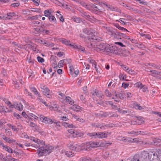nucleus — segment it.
Segmentation results:
<instances>
[{
	"mask_svg": "<svg viewBox=\"0 0 161 161\" xmlns=\"http://www.w3.org/2000/svg\"><path fill=\"white\" fill-rule=\"evenodd\" d=\"M80 15L87 20L89 21L92 23L98 21L97 19L95 18L93 16L90 15L88 13H86L85 11L81 12H80Z\"/></svg>",
	"mask_w": 161,
	"mask_h": 161,
	"instance_id": "obj_1",
	"label": "nucleus"
},
{
	"mask_svg": "<svg viewBox=\"0 0 161 161\" xmlns=\"http://www.w3.org/2000/svg\"><path fill=\"white\" fill-rule=\"evenodd\" d=\"M117 51L116 48L107 45L105 50V53H107L108 55L110 53L116 54V53H117Z\"/></svg>",
	"mask_w": 161,
	"mask_h": 161,
	"instance_id": "obj_2",
	"label": "nucleus"
},
{
	"mask_svg": "<svg viewBox=\"0 0 161 161\" xmlns=\"http://www.w3.org/2000/svg\"><path fill=\"white\" fill-rule=\"evenodd\" d=\"M106 33L112 36L114 38L116 36L117 29L110 27H106L103 26Z\"/></svg>",
	"mask_w": 161,
	"mask_h": 161,
	"instance_id": "obj_3",
	"label": "nucleus"
},
{
	"mask_svg": "<svg viewBox=\"0 0 161 161\" xmlns=\"http://www.w3.org/2000/svg\"><path fill=\"white\" fill-rule=\"evenodd\" d=\"M107 45L102 43L96 45V47H94V50L97 52L105 53V50Z\"/></svg>",
	"mask_w": 161,
	"mask_h": 161,
	"instance_id": "obj_4",
	"label": "nucleus"
},
{
	"mask_svg": "<svg viewBox=\"0 0 161 161\" xmlns=\"http://www.w3.org/2000/svg\"><path fill=\"white\" fill-rule=\"evenodd\" d=\"M148 159L150 161H159L158 155L154 152L151 151L149 153Z\"/></svg>",
	"mask_w": 161,
	"mask_h": 161,
	"instance_id": "obj_5",
	"label": "nucleus"
},
{
	"mask_svg": "<svg viewBox=\"0 0 161 161\" xmlns=\"http://www.w3.org/2000/svg\"><path fill=\"white\" fill-rule=\"evenodd\" d=\"M80 37L84 38V41L86 42H95L96 41H98L99 40L98 39V37L94 36L90 37L89 36H84L82 34H80Z\"/></svg>",
	"mask_w": 161,
	"mask_h": 161,
	"instance_id": "obj_6",
	"label": "nucleus"
},
{
	"mask_svg": "<svg viewBox=\"0 0 161 161\" xmlns=\"http://www.w3.org/2000/svg\"><path fill=\"white\" fill-rule=\"evenodd\" d=\"M40 120L45 124H52L53 123L54 119H50L47 117H45L43 115H41L40 118Z\"/></svg>",
	"mask_w": 161,
	"mask_h": 161,
	"instance_id": "obj_7",
	"label": "nucleus"
},
{
	"mask_svg": "<svg viewBox=\"0 0 161 161\" xmlns=\"http://www.w3.org/2000/svg\"><path fill=\"white\" fill-rule=\"evenodd\" d=\"M102 115L103 117H117L118 115L116 113H114L112 112H105L102 111Z\"/></svg>",
	"mask_w": 161,
	"mask_h": 161,
	"instance_id": "obj_8",
	"label": "nucleus"
},
{
	"mask_svg": "<svg viewBox=\"0 0 161 161\" xmlns=\"http://www.w3.org/2000/svg\"><path fill=\"white\" fill-rule=\"evenodd\" d=\"M117 53L116 54L120 55L123 57H125L127 56V54L129 53L128 51L125 49L124 48H122L121 49H117Z\"/></svg>",
	"mask_w": 161,
	"mask_h": 161,
	"instance_id": "obj_9",
	"label": "nucleus"
},
{
	"mask_svg": "<svg viewBox=\"0 0 161 161\" xmlns=\"http://www.w3.org/2000/svg\"><path fill=\"white\" fill-rule=\"evenodd\" d=\"M149 155V153H148L147 151H142L140 155L142 161H146Z\"/></svg>",
	"mask_w": 161,
	"mask_h": 161,
	"instance_id": "obj_10",
	"label": "nucleus"
},
{
	"mask_svg": "<svg viewBox=\"0 0 161 161\" xmlns=\"http://www.w3.org/2000/svg\"><path fill=\"white\" fill-rule=\"evenodd\" d=\"M47 151L46 150V148H44V147H40L37 152L38 155L40 156L47 155Z\"/></svg>",
	"mask_w": 161,
	"mask_h": 161,
	"instance_id": "obj_11",
	"label": "nucleus"
},
{
	"mask_svg": "<svg viewBox=\"0 0 161 161\" xmlns=\"http://www.w3.org/2000/svg\"><path fill=\"white\" fill-rule=\"evenodd\" d=\"M68 131L69 133L73 134V136L75 137H80L82 135V134L78 132L74 129H70L68 130Z\"/></svg>",
	"mask_w": 161,
	"mask_h": 161,
	"instance_id": "obj_12",
	"label": "nucleus"
},
{
	"mask_svg": "<svg viewBox=\"0 0 161 161\" xmlns=\"http://www.w3.org/2000/svg\"><path fill=\"white\" fill-rule=\"evenodd\" d=\"M91 93L93 96H96L98 97L102 98L103 95L102 92L99 91L97 90H93L91 92Z\"/></svg>",
	"mask_w": 161,
	"mask_h": 161,
	"instance_id": "obj_13",
	"label": "nucleus"
},
{
	"mask_svg": "<svg viewBox=\"0 0 161 161\" xmlns=\"http://www.w3.org/2000/svg\"><path fill=\"white\" fill-rule=\"evenodd\" d=\"M16 14L14 12H9L6 15L3 16V18L5 19H10L12 18L15 16Z\"/></svg>",
	"mask_w": 161,
	"mask_h": 161,
	"instance_id": "obj_14",
	"label": "nucleus"
},
{
	"mask_svg": "<svg viewBox=\"0 0 161 161\" xmlns=\"http://www.w3.org/2000/svg\"><path fill=\"white\" fill-rule=\"evenodd\" d=\"M78 2L83 7L86 8L87 9L90 10V6L91 4H88L83 1H79L78 0Z\"/></svg>",
	"mask_w": 161,
	"mask_h": 161,
	"instance_id": "obj_15",
	"label": "nucleus"
},
{
	"mask_svg": "<svg viewBox=\"0 0 161 161\" xmlns=\"http://www.w3.org/2000/svg\"><path fill=\"white\" fill-rule=\"evenodd\" d=\"M107 7L110 11H116L118 12H120L121 10L119 9L116 7H114L109 4H108Z\"/></svg>",
	"mask_w": 161,
	"mask_h": 161,
	"instance_id": "obj_16",
	"label": "nucleus"
},
{
	"mask_svg": "<svg viewBox=\"0 0 161 161\" xmlns=\"http://www.w3.org/2000/svg\"><path fill=\"white\" fill-rule=\"evenodd\" d=\"M99 138H106L109 135H111L110 133H109L108 132L105 131L104 132H99Z\"/></svg>",
	"mask_w": 161,
	"mask_h": 161,
	"instance_id": "obj_17",
	"label": "nucleus"
},
{
	"mask_svg": "<svg viewBox=\"0 0 161 161\" xmlns=\"http://www.w3.org/2000/svg\"><path fill=\"white\" fill-rule=\"evenodd\" d=\"M87 135L90 137H93L95 138H99V132L96 133V132L91 133H88Z\"/></svg>",
	"mask_w": 161,
	"mask_h": 161,
	"instance_id": "obj_18",
	"label": "nucleus"
},
{
	"mask_svg": "<svg viewBox=\"0 0 161 161\" xmlns=\"http://www.w3.org/2000/svg\"><path fill=\"white\" fill-rule=\"evenodd\" d=\"M3 138L7 142L9 143L14 142H15V140H13V139H10L9 138H8L7 136H5L4 135H3Z\"/></svg>",
	"mask_w": 161,
	"mask_h": 161,
	"instance_id": "obj_19",
	"label": "nucleus"
},
{
	"mask_svg": "<svg viewBox=\"0 0 161 161\" xmlns=\"http://www.w3.org/2000/svg\"><path fill=\"white\" fill-rule=\"evenodd\" d=\"M72 109L78 112L82 110L83 108L78 105H74L72 107Z\"/></svg>",
	"mask_w": 161,
	"mask_h": 161,
	"instance_id": "obj_20",
	"label": "nucleus"
},
{
	"mask_svg": "<svg viewBox=\"0 0 161 161\" xmlns=\"http://www.w3.org/2000/svg\"><path fill=\"white\" fill-rule=\"evenodd\" d=\"M112 124H101L100 128L103 130H105L106 128H109L112 126Z\"/></svg>",
	"mask_w": 161,
	"mask_h": 161,
	"instance_id": "obj_21",
	"label": "nucleus"
},
{
	"mask_svg": "<svg viewBox=\"0 0 161 161\" xmlns=\"http://www.w3.org/2000/svg\"><path fill=\"white\" fill-rule=\"evenodd\" d=\"M48 19L50 22H52L54 24H57L56 19L55 17L53 14L49 16Z\"/></svg>",
	"mask_w": 161,
	"mask_h": 161,
	"instance_id": "obj_22",
	"label": "nucleus"
},
{
	"mask_svg": "<svg viewBox=\"0 0 161 161\" xmlns=\"http://www.w3.org/2000/svg\"><path fill=\"white\" fill-rule=\"evenodd\" d=\"M65 154L69 158L72 157L75 155L74 153L72 151H66L65 152Z\"/></svg>",
	"mask_w": 161,
	"mask_h": 161,
	"instance_id": "obj_23",
	"label": "nucleus"
},
{
	"mask_svg": "<svg viewBox=\"0 0 161 161\" xmlns=\"http://www.w3.org/2000/svg\"><path fill=\"white\" fill-rule=\"evenodd\" d=\"M15 108L19 110H22L23 108V106L21 103H19L15 105Z\"/></svg>",
	"mask_w": 161,
	"mask_h": 161,
	"instance_id": "obj_24",
	"label": "nucleus"
},
{
	"mask_svg": "<svg viewBox=\"0 0 161 161\" xmlns=\"http://www.w3.org/2000/svg\"><path fill=\"white\" fill-rule=\"evenodd\" d=\"M53 57V62H52V66L53 68L56 69L57 68L58 65L57 64V62L55 60V58H56V57H54L53 56H52L51 58Z\"/></svg>",
	"mask_w": 161,
	"mask_h": 161,
	"instance_id": "obj_25",
	"label": "nucleus"
},
{
	"mask_svg": "<svg viewBox=\"0 0 161 161\" xmlns=\"http://www.w3.org/2000/svg\"><path fill=\"white\" fill-rule=\"evenodd\" d=\"M117 36H121L123 38H126L127 37V36H126L125 34L119 32L117 30V33H116V36L115 38H117Z\"/></svg>",
	"mask_w": 161,
	"mask_h": 161,
	"instance_id": "obj_26",
	"label": "nucleus"
},
{
	"mask_svg": "<svg viewBox=\"0 0 161 161\" xmlns=\"http://www.w3.org/2000/svg\"><path fill=\"white\" fill-rule=\"evenodd\" d=\"M57 13L59 14V15H58L56 14V15L57 16V17L59 18L60 21H61L62 22H64V19L63 16L60 14V11H57Z\"/></svg>",
	"mask_w": 161,
	"mask_h": 161,
	"instance_id": "obj_27",
	"label": "nucleus"
},
{
	"mask_svg": "<svg viewBox=\"0 0 161 161\" xmlns=\"http://www.w3.org/2000/svg\"><path fill=\"white\" fill-rule=\"evenodd\" d=\"M80 161H95L91 158L86 157H82L80 159Z\"/></svg>",
	"mask_w": 161,
	"mask_h": 161,
	"instance_id": "obj_28",
	"label": "nucleus"
},
{
	"mask_svg": "<svg viewBox=\"0 0 161 161\" xmlns=\"http://www.w3.org/2000/svg\"><path fill=\"white\" fill-rule=\"evenodd\" d=\"M140 158V155L138 154H136L134 156L132 161H142Z\"/></svg>",
	"mask_w": 161,
	"mask_h": 161,
	"instance_id": "obj_29",
	"label": "nucleus"
},
{
	"mask_svg": "<svg viewBox=\"0 0 161 161\" xmlns=\"http://www.w3.org/2000/svg\"><path fill=\"white\" fill-rule=\"evenodd\" d=\"M65 99L66 102L70 105H72L74 103V101L72 100L71 98L69 96L66 97Z\"/></svg>",
	"mask_w": 161,
	"mask_h": 161,
	"instance_id": "obj_30",
	"label": "nucleus"
},
{
	"mask_svg": "<svg viewBox=\"0 0 161 161\" xmlns=\"http://www.w3.org/2000/svg\"><path fill=\"white\" fill-rule=\"evenodd\" d=\"M31 91L32 92H33L35 95H37L39 97H41L40 93L37 91L35 87L31 88Z\"/></svg>",
	"mask_w": 161,
	"mask_h": 161,
	"instance_id": "obj_31",
	"label": "nucleus"
},
{
	"mask_svg": "<svg viewBox=\"0 0 161 161\" xmlns=\"http://www.w3.org/2000/svg\"><path fill=\"white\" fill-rule=\"evenodd\" d=\"M92 148H95L98 146L99 143L97 142H90Z\"/></svg>",
	"mask_w": 161,
	"mask_h": 161,
	"instance_id": "obj_32",
	"label": "nucleus"
},
{
	"mask_svg": "<svg viewBox=\"0 0 161 161\" xmlns=\"http://www.w3.org/2000/svg\"><path fill=\"white\" fill-rule=\"evenodd\" d=\"M46 150L47 151V154H49L51 153L53 149L54 148L52 146H47L46 147Z\"/></svg>",
	"mask_w": 161,
	"mask_h": 161,
	"instance_id": "obj_33",
	"label": "nucleus"
},
{
	"mask_svg": "<svg viewBox=\"0 0 161 161\" xmlns=\"http://www.w3.org/2000/svg\"><path fill=\"white\" fill-rule=\"evenodd\" d=\"M72 19L74 22L77 23H80L81 20L80 18L75 16L73 17Z\"/></svg>",
	"mask_w": 161,
	"mask_h": 161,
	"instance_id": "obj_34",
	"label": "nucleus"
},
{
	"mask_svg": "<svg viewBox=\"0 0 161 161\" xmlns=\"http://www.w3.org/2000/svg\"><path fill=\"white\" fill-rule=\"evenodd\" d=\"M3 148L9 153H13L12 150L11 148L8 146H5Z\"/></svg>",
	"mask_w": 161,
	"mask_h": 161,
	"instance_id": "obj_35",
	"label": "nucleus"
},
{
	"mask_svg": "<svg viewBox=\"0 0 161 161\" xmlns=\"http://www.w3.org/2000/svg\"><path fill=\"white\" fill-rule=\"evenodd\" d=\"M87 78L86 76H81L80 77L79 80L78 82V84L79 85H80L81 82L84 81V80H86Z\"/></svg>",
	"mask_w": 161,
	"mask_h": 161,
	"instance_id": "obj_36",
	"label": "nucleus"
},
{
	"mask_svg": "<svg viewBox=\"0 0 161 161\" xmlns=\"http://www.w3.org/2000/svg\"><path fill=\"white\" fill-rule=\"evenodd\" d=\"M85 147L86 150L87 151L90 150L91 148H92L90 142H87L86 143V145L85 146Z\"/></svg>",
	"mask_w": 161,
	"mask_h": 161,
	"instance_id": "obj_37",
	"label": "nucleus"
},
{
	"mask_svg": "<svg viewBox=\"0 0 161 161\" xmlns=\"http://www.w3.org/2000/svg\"><path fill=\"white\" fill-rule=\"evenodd\" d=\"M27 47L29 48H31L33 51H36V46L35 44H33L32 45H31L30 44H28L27 45Z\"/></svg>",
	"mask_w": 161,
	"mask_h": 161,
	"instance_id": "obj_38",
	"label": "nucleus"
},
{
	"mask_svg": "<svg viewBox=\"0 0 161 161\" xmlns=\"http://www.w3.org/2000/svg\"><path fill=\"white\" fill-rule=\"evenodd\" d=\"M61 41L63 43L67 45H69L70 43V41H68L65 38L62 39Z\"/></svg>",
	"mask_w": 161,
	"mask_h": 161,
	"instance_id": "obj_39",
	"label": "nucleus"
},
{
	"mask_svg": "<svg viewBox=\"0 0 161 161\" xmlns=\"http://www.w3.org/2000/svg\"><path fill=\"white\" fill-rule=\"evenodd\" d=\"M144 11L147 13H148L153 14H155V12H154L153 11L151 10L150 9L147 8H144Z\"/></svg>",
	"mask_w": 161,
	"mask_h": 161,
	"instance_id": "obj_40",
	"label": "nucleus"
},
{
	"mask_svg": "<svg viewBox=\"0 0 161 161\" xmlns=\"http://www.w3.org/2000/svg\"><path fill=\"white\" fill-rule=\"evenodd\" d=\"M52 12H50L49 9L46 10L44 11V15L46 17H49V16L51 15Z\"/></svg>",
	"mask_w": 161,
	"mask_h": 161,
	"instance_id": "obj_41",
	"label": "nucleus"
},
{
	"mask_svg": "<svg viewBox=\"0 0 161 161\" xmlns=\"http://www.w3.org/2000/svg\"><path fill=\"white\" fill-rule=\"evenodd\" d=\"M0 99L1 100H3V101H4L5 103L7 105L8 103H10V102L9 101L8 99L6 97H0Z\"/></svg>",
	"mask_w": 161,
	"mask_h": 161,
	"instance_id": "obj_42",
	"label": "nucleus"
},
{
	"mask_svg": "<svg viewBox=\"0 0 161 161\" xmlns=\"http://www.w3.org/2000/svg\"><path fill=\"white\" fill-rule=\"evenodd\" d=\"M91 7L93 8L94 9L93 10H96L98 11H101V10H102V9L101 8H99L97 6H96L95 5H94L93 4H91L90 8Z\"/></svg>",
	"mask_w": 161,
	"mask_h": 161,
	"instance_id": "obj_43",
	"label": "nucleus"
},
{
	"mask_svg": "<svg viewBox=\"0 0 161 161\" xmlns=\"http://www.w3.org/2000/svg\"><path fill=\"white\" fill-rule=\"evenodd\" d=\"M124 141H125V142H135L136 141V138L133 139L131 140V139L130 140L129 139V138H126V137H124Z\"/></svg>",
	"mask_w": 161,
	"mask_h": 161,
	"instance_id": "obj_44",
	"label": "nucleus"
},
{
	"mask_svg": "<svg viewBox=\"0 0 161 161\" xmlns=\"http://www.w3.org/2000/svg\"><path fill=\"white\" fill-rule=\"evenodd\" d=\"M0 107H1V109L0 110V113H6L9 112V111H6L5 107L1 106Z\"/></svg>",
	"mask_w": 161,
	"mask_h": 161,
	"instance_id": "obj_45",
	"label": "nucleus"
},
{
	"mask_svg": "<svg viewBox=\"0 0 161 161\" xmlns=\"http://www.w3.org/2000/svg\"><path fill=\"white\" fill-rule=\"evenodd\" d=\"M31 11L38 13H41L42 12L41 9L38 8H32V9L31 10Z\"/></svg>",
	"mask_w": 161,
	"mask_h": 161,
	"instance_id": "obj_46",
	"label": "nucleus"
},
{
	"mask_svg": "<svg viewBox=\"0 0 161 161\" xmlns=\"http://www.w3.org/2000/svg\"><path fill=\"white\" fill-rule=\"evenodd\" d=\"M64 60H61L58 63V66L59 68H60L61 67H63V65H64Z\"/></svg>",
	"mask_w": 161,
	"mask_h": 161,
	"instance_id": "obj_47",
	"label": "nucleus"
},
{
	"mask_svg": "<svg viewBox=\"0 0 161 161\" xmlns=\"http://www.w3.org/2000/svg\"><path fill=\"white\" fill-rule=\"evenodd\" d=\"M139 131H130L128 133V134H133L134 136H137L138 135Z\"/></svg>",
	"mask_w": 161,
	"mask_h": 161,
	"instance_id": "obj_48",
	"label": "nucleus"
},
{
	"mask_svg": "<svg viewBox=\"0 0 161 161\" xmlns=\"http://www.w3.org/2000/svg\"><path fill=\"white\" fill-rule=\"evenodd\" d=\"M135 87H136L141 88V87H143V86L142 84L140 82H137L135 84Z\"/></svg>",
	"mask_w": 161,
	"mask_h": 161,
	"instance_id": "obj_49",
	"label": "nucleus"
},
{
	"mask_svg": "<svg viewBox=\"0 0 161 161\" xmlns=\"http://www.w3.org/2000/svg\"><path fill=\"white\" fill-rule=\"evenodd\" d=\"M83 31L84 33L87 35H90L91 33V32L89 31V29L87 28H84L83 30Z\"/></svg>",
	"mask_w": 161,
	"mask_h": 161,
	"instance_id": "obj_50",
	"label": "nucleus"
},
{
	"mask_svg": "<svg viewBox=\"0 0 161 161\" xmlns=\"http://www.w3.org/2000/svg\"><path fill=\"white\" fill-rule=\"evenodd\" d=\"M13 152L14 153V154H15V155L16 156H18V157L20 156L21 154H23V152H22L21 151H20L19 152H17L15 150H14Z\"/></svg>",
	"mask_w": 161,
	"mask_h": 161,
	"instance_id": "obj_51",
	"label": "nucleus"
},
{
	"mask_svg": "<svg viewBox=\"0 0 161 161\" xmlns=\"http://www.w3.org/2000/svg\"><path fill=\"white\" fill-rule=\"evenodd\" d=\"M5 131L7 136H10L12 135V132L10 129H5Z\"/></svg>",
	"mask_w": 161,
	"mask_h": 161,
	"instance_id": "obj_52",
	"label": "nucleus"
},
{
	"mask_svg": "<svg viewBox=\"0 0 161 161\" xmlns=\"http://www.w3.org/2000/svg\"><path fill=\"white\" fill-rule=\"evenodd\" d=\"M43 44L46 46H54V44L53 43L47 42H46V41H44Z\"/></svg>",
	"mask_w": 161,
	"mask_h": 161,
	"instance_id": "obj_53",
	"label": "nucleus"
},
{
	"mask_svg": "<svg viewBox=\"0 0 161 161\" xmlns=\"http://www.w3.org/2000/svg\"><path fill=\"white\" fill-rule=\"evenodd\" d=\"M49 26V25L47 24L46 23H43L42 22L41 24V28L43 29L44 28H47Z\"/></svg>",
	"mask_w": 161,
	"mask_h": 161,
	"instance_id": "obj_54",
	"label": "nucleus"
},
{
	"mask_svg": "<svg viewBox=\"0 0 161 161\" xmlns=\"http://www.w3.org/2000/svg\"><path fill=\"white\" fill-rule=\"evenodd\" d=\"M26 121L29 124V125L31 127L34 128V127H35L36 126V124L32 122H30V121Z\"/></svg>",
	"mask_w": 161,
	"mask_h": 161,
	"instance_id": "obj_55",
	"label": "nucleus"
},
{
	"mask_svg": "<svg viewBox=\"0 0 161 161\" xmlns=\"http://www.w3.org/2000/svg\"><path fill=\"white\" fill-rule=\"evenodd\" d=\"M50 31L48 30H46L45 29H42V32L44 34H49L50 33Z\"/></svg>",
	"mask_w": 161,
	"mask_h": 161,
	"instance_id": "obj_56",
	"label": "nucleus"
},
{
	"mask_svg": "<svg viewBox=\"0 0 161 161\" xmlns=\"http://www.w3.org/2000/svg\"><path fill=\"white\" fill-rule=\"evenodd\" d=\"M33 30L36 32V33L38 34L42 33V29H41L38 28H36L33 29Z\"/></svg>",
	"mask_w": 161,
	"mask_h": 161,
	"instance_id": "obj_57",
	"label": "nucleus"
},
{
	"mask_svg": "<svg viewBox=\"0 0 161 161\" xmlns=\"http://www.w3.org/2000/svg\"><path fill=\"white\" fill-rule=\"evenodd\" d=\"M102 111H100V113H95L94 115L96 117L99 118H103Z\"/></svg>",
	"mask_w": 161,
	"mask_h": 161,
	"instance_id": "obj_58",
	"label": "nucleus"
},
{
	"mask_svg": "<svg viewBox=\"0 0 161 161\" xmlns=\"http://www.w3.org/2000/svg\"><path fill=\"white\" fill-rule=\"evenodd\" d=\"M37 59L38 60V61L39 63H42L44 61V59L39 56L37 57Z\"/></svg>",
	"mask_w": 161,
	"mask_h": 161,
	"instance_id": "obj_59",
	"label": "nucleus"
},
{
	"mask_svg": "<svg viewBox=\"0 0 161 161\" xmlns=\"http://www.w3.org/2000/svg\"><path fill=\"white\" fill-rule=\"evenodd\" d=\"M31 117H33L35 119H36L38 118L36 116L34 115L33 114L31 113H29L28 118L30 119H31Z\"/></svg>",
	"mask_w": 161,
	"mask_h": 161,
	"instance_id": "obj_60",
	"label": "nucleus"
},
{
	"mask_svg": "<svg viewBox=\"0 0 161 161\" xmlns=\"http://www.w3.org/2000/svg\"><path fill=\"white\" fill-rule=\"evenodd\" d=\"M105 95L108 97H110L112 95L111 93L108 89H106L105 90Z\"/></svg>",
	"mask_w": 161,
	"mask_h": 161,
	"instance_id": "obj_61",
	"label": "nucleus"
},
{
	"mask_svg": "<svg viewBox=\"0 0 161 161\" xmlns=\"http://www.w3.org/2000/svg\"><path fill=\"white\" fill-rule=\"evenodd\" d=\"M69 71H70V74L72 75H74V68L72 65L70 66H69Z\"/></svg>",
	"mask_w": 161,
	"mask_h": 161,
	"instance_id": "obj_62",
	"label": "nucleus"
},
{
	"mask_svg": "<svg viewBox=\"0 0 161 161\" xmlns=\"http://www.w3.org/2000/svg\"><path fill=\"white\" fill-rule=\"evenodd\" d=\"M109 153L108 152H105L103 154V158L106 159L109 156Z\"/></svg>",
	"mask_w": 161,
	"mask_h": 161,
	"instance_id": "obj_63",
	"label": "nucleus"
},
{
	"mask_svg": "<svg viewBox=\"0 0 161 161\" xmlns=\"http://www.w3.org/2000/svg\"><path fill=\"white\" fill-rule=\"evenodd\" d=\"M0 159L3 161H6V158L3 157V155L2 153H0Z\"/></svg>",
	"mask_w": 161,
	"mask_h": 161,
	"instance_id": "obj_64",
	"label": "nucleus"
}]
</instances>
